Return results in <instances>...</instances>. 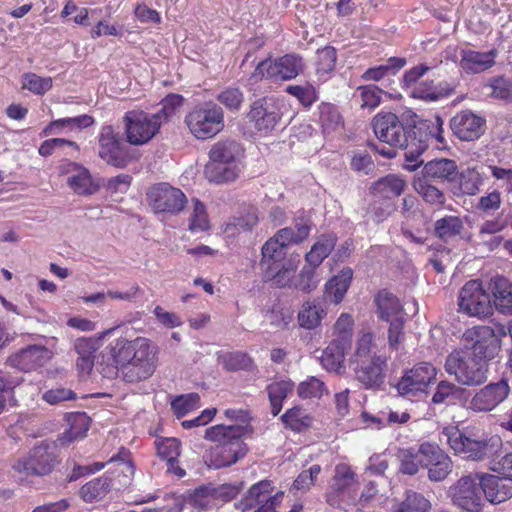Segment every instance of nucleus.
Here are the masks:
<instances>
[{"label":"nucleus","instance_id":"f257e3e1","mask_svg":"<svg viewBox=\"0 0 512 512\" xmlns=\"http://www.w3.org/2000/svg\"><path fill=\"white\" fill-rule=\"evenodd\" d=\"M157 354V346L148 338L119 337L100 352L96 370L107 379H115L121 373L127 383L141 382L154 374Z\"/></svg>","mask_w":512,"mask_h":512},{"label":"nucleus","instance_id":"f03ea898","mask_svg":"<svg viewBox=\"0 0 512 512\" xmlns=\"http://www.w3.org/2000/svg\"><path fill=\"white\" fill-rule=\"evenodd\" d=\"M247 427L243 425H215L205 431V438L217 442L210 452L204 456L209 468L219 469L230 466L242 458L247 447L242 437Z\"/></svg>","mask_w":512,"mask_h":512},{"label":"nucleus","instance_id":"7ed1b4c3","mask_svg":"<svg viewBox=\"0 0 512 512\" xmlns=\"http://www.w3.org/2000/svg\"><path fill=\"white\" fill-rule=\"evenodd\" d=\"M446 435L447 441L455 453L463 454L470 460L491 459V462H495L502 450V440L497 435L480 438L475 434H466L459 430L447 431Z\"/></svg>","mask_w":512,"mask_h":512},{"label":"nucleus","instance_id":"20e7f679","mask_svg":"<svg viewBox=\"0 0 512 512\" xmlns=\"http://www.w3.org/2000/svg\"><path fill=\"white\" fill-rule=\"evenodd\" d=\"M445 370L454 375L462 385H481L487 379V363L469 355L467 351L455 350L448 355Z\"/></svg>","mask_w":512,"mask_h":512},{"label":"nucleus","instance_id":"39448f33","mask_svg":"<svg viewBox=\"0 0 512 512\" xmlns=\"http://www.w3.org/2000/svg\"><path fill=\"white\" fill-rule=\"evenodd\" d=\"M422 122L403 123L392 112L378 113L372 120V127L376 137L392 147H402L415 135Z\"/></svg>","mask_w":512,"mask_h":512},{"label":"nucleus","instance_id":"423d86ee","mask_svg":"<svg viewBox=\"0 0 512 512\" xmlns=\"http://www.w3.org/2000/svg\"><path fill=\"white\" fill-rule=\"evenodd\" d=\"M462 351L487 363L500 351V339L495 330L486 325L467 329L462 336Z\"/></svg>","mask_w":512,"mask_h":512},{"label":"nucleus","instance_id":"0eeeda50","mask_svg":"<svg viewBox=\"0 0 512 512\" xmlns=\"http://www.w3.org/2000/svg\"><path fill=\"white\" fill-rule=\"evenodd\" d=\"M185 123L196 138H212L224 128L223 110L216 104L207 103L190 111Z\"/></svg>","mask_w":512,"mask_h":512},{"label":"nucleus","instance_id":"6e6552de","mask_svg":"<svg viewBox=\"0 0 512 512\" xmlns=\"http://www.w3.org/2000/svg\"><path fill=\"white\" fill-rule=\"evenodd\" d=\"M453 505L466 512H481L485 500L480 483V473L468 474L458 479L448 490Z\"/></svg>","mask_w":512,"mask_h":512},{"label":"nucleus","instance_id":"1a4fd4ad","mask_svg":"<svg viewBox=\"0 0 512 512\" xmlns=\"http://www.w3.org/2000/svg\"><path fill=\"white\" fill-rule=\"evenodd\" d=\"M57 463L56 445L42 442L34 446L26 457L17 459L12 468L25 476H45L52 472Z\"/></svg>","mask_w":512,"mask_h":512},{"label":"nucleus","instance_id":"9d476101","mask_svg":"<svg viewBox=\"0 0 512 512\" xmlns=\"http://www.w3.org/2000/svg\"><path fill=\"white\" fill-rule=\"evenodd\" d=\"M127 141L132 145L149 142L161 126L160 114L149 115L143 111H129L124 116Z\"/></svg>","mask_w":512,"mask_h":512},{"label":"nucleus","instance_id":"9b49d317","mask_svg":"<svg viewBox=\"0 0 512 512\" xmlns=\"http://www.w3.org/2000/svg\"><path fill=\"white\" fill-rule=\"evenodd\" d=\"M147 201L155 213L175 215L184 209L187 198L180 189L168 183H159L148 190Z\"/></svg>","mask_w":512,"mask_h":512},{"label":"nucleus","instance_id":"f8f14e48","mask_svg":"<svg viewBox=\"0 0 512 512\" xmlns=\"http://www.w3.org/2000/svg\"><path fill=\"white\" fill-rule=\"evenodd\" d=\"M459 310L475 317L492 314L490 292L477 280L468 281L459 293Z\"/></svg>","mask_w":512,"mask_h":512},{"label":"nucleus","instance_id":"ddd939ff","mask_svg":"<svg viewBox=\"0 0 512 512\" xmlns=\"http://www.w3.org/2000/svg\"><path fill=\"white\" fill-rule=\"evenodd\" d=\"M300 70L301 58L287 54L276 59L274 62L270 59L260 61L252 76L256 80L268 78L278 82L295 78Z\"/></svg>","mask_w":512,"mask_h":512},{"label":"nucleus","instance_id":"4468645a","mask_svg":"<svg viewBox=\"0 0 512 512\" xmlns=\"http://www.w3.org/2000/svg\"><path fill=\"white\" fill-rule=\"evenodd\" d=\"M280 103L273 96H264L252 102L248 119L258 131H270L281 119Z\"/></svg>","mask_w":512,"mask_h":512},{"label":"nucleus","instance_id":"2eb2a0df","mask_svg":"<svg viewBox=\"0 0 512 512\" xmlns=\"http://www.w3.org/2000/svg\"><path fill=\"white\" fill-rule=\"evenodd\" d=\"M421 466L428 470V478L432 482H441L452 472L453 463L450 457L437 445L423 443L420 445Z\"/></svg>","mask_w":512,"mask_h":512},{"label":"nucleus","instance_id":"dca6fc26","mask_svg":"<svg viewBox=\"0 0 512 512\" xmlns=\"http://www.w3.org/2000/svg\"><path fill=\"white\" fill-rule=\"evenodd\" d=\"M99 156L108 164L124 168L129 159L126 146L119 133L110 125L104 126L99 136Z\"/></svg>","mask_w":512,"mask_h":512},{"label":"nucleus","instance_id":"f3484780","mask_svg":"<svg viewBox=\"0 0 512 512\" xmlns=\"http://www.w3.org/2000/svg\"><path fill=\"white\" fill-rule=\"evenodd\" d=\"M435 368L427 362L415 365L398 382L396 388L400 395H422L435 377Z\"/></svg>","mask_w":512,"mask_h":512},{"label":"nucleus","instance_id":"a211bd4d","mask_svg":"<svg viewBox=\"0 0 512 512\" xmlns=\"http://www.w3.org/2000/svg\"><path fill=\"white\" fill-rule=\"evenodd\" d=\"M485 119L470 110L457 113L450 120V129L461 141H474L485 131Z\"/></svg>","mask_w":512,"mask_h":512},{"label":"nucleus","instance_id":"6ab92c4d","mask_svg":"<svg viewBox=\"0 0 512 512\" xmlns=\"http://www.w3.org/2000/svg\"><path fill=\"white\" fill-rule=\"evenodd\" d=\"M52 357V352L42 345H29L8 357L11 367L29 372L42 367Z\"/></svg>","mask_w":512,"mask_h":512},{"label":"nucleus","instance_id":"aec40b11","mask_svg":"<svg viewBox=\"0 0 512 512\" xmlns=\"http://www.w3.org/2000/svg\"><path fill=\"white\" fill-rule=\"evenodd\" d=\"M429 125L427 122H423L415 131L413 138L404 143L401 147L405 149L403 168L410 172L416 171L423 163L424 160L419 159L423 152L429 146L430 132H428Z\"/></svg>","mask_w":512,"mask_h":512},{"label":"nucleus","instance_id":"412c9836","mask_svg":"<svg viewBox=\"0 0 512 512\" xmlns=\"http://www.w3.org/2000/svg\"><path fill=\"white\" fill-rule=\"evenodd\" d=\"M508 393L509 385L505 380L490 383L473 396L469 407L479 412L491 411L507 397Z\"/></svg>","mask_w":512,"mask_h":512},{"label":"nucleus","instance_id":"4be33fe9","mask_svg":"<svg viewBox=\"0 0 512 512\" xmlns=\"http://www.w3.org/2000/svg\"><path fill=\"white\" fill-rule=\"evenodd\" d=\"M484 500L493 504L502 503L512 497V477L480 473Z\"/></svg>","mask_w":512,"mask_h":512},{"label":"nucleus","instance_id":"5701e85b","mask_svg":"<svg viewBox=\"0 0 512 512\" xmlns=\"http://www.w3.org/2000/svg\"><path fill=\"white\" fill-rule=\"evenodd\" d=\"M386 359L374 355L370 359L357 360L354 368L356 379L366 388H378L384 381Z\"/></svg>","mask_w":512,"mask_h":512},{"label":"nucleus","instance_id":"b1692460","mask_svg":"<svg viewBox=\"0 0 512 512\" xmlns=\"http://www.w3.org/2000/svg\"><path fill=\"white\" fill-rule=\"evenodd\" d=\"M416 177L427 181L451 183L457 180L458 166L452 159L436 158L425 163L420 175Z\"/></svg>","mask_w":512,"mask_h":512},{"label":"nucleus","instance_id":"393cba45","mask_svg":"<svg viewBox=\"0 0 512 512\" xmlns=\"http://www.w3.org/2000/svg\"><path fill=\"white\" fill-rule=\"evenodd\" d=\"M350 349L351 345L347 338L333 339L322 351L321 365L328 372H335L338 375L343 374L345 372L344 358Z\"/></svg>","mask_w":512,"mask_h":512},{"label":"nucleus","instance_id":"a878e982","mask_svg":"<svg viewBox=\"0 0 512 512\" xmlns=\"http://www.w3.org/2000/svg\"><path fill=\"white\" fill-rule=\"evenodd\" d=\"M490 297L496 310L504 315H512V283L501 275H496L488 282Z\"/></svg>","mask_w":512,"mask_h":512},{"label":"nucleus","instance_id":"bb28decb","mask_svg":"<svg viewBox=\"0 0 512 512\" xmlns=\"http://www.w3.org/2000/svg\"><path fill=\"white\" fill-rule=\"evenodd\" d=\"M469 398L466 389L461 388L449 381H440L432 397L434 404H444L446 406H465Z\"/></svg>","mask_w":512,"mask_h":512},{"label":"nucleus","instance_id":"cd10ccee","mask_svg":"<svg viewBox=\"0 0 512 512\" xmlns=\"http://www.w3.org/2000/svg\"><path fill=\"white\" fill-rule=\"evenodd\" d=\"M406 188L407 183L403 178L388 174L375 181L370 187V192L378 199H393L402 195Z\"/></svg>","mask_w":512,"mask_h":512},{"label":"nucleus","instance_id":"c85d7f7f","mask_svg":"<svg viewBox=\"0 0 512 512\" xmlns=\"http://www.w3.org/2000/svg\"><path fill=\"white\" fill-rule=\"evenodd\" d=\"M496 50L478 52L465 50L461 53L460 66L466 73H481L495 64Z\"/></svg>","mask_w":512,"mask_h":512},{"label":"nucleus","instance_id":"c756f323","mask_svg":"<svg viewBox=\"0 0 512 512\" xmlns=\"http://www.w3.org/2000/svg\"><path fill=\"white\" fill-rule=\"evenodd\" d=\"M66 172L71 173L67 178V184L74 193L78 195H92L97 191L98 186L93 184L88 169L71 162L67 165Z\"/></svg>","mask_w":512,"mask_h":512},{"label":"nucleus","instance_id":"7c9ffc66","mask_svg":"<svg viewBox=\"0 0 512 512\" xmlns=\"http://www.w3.org/2000/svg\"><path fill=\"white\" fill-rule=\"evenodd\" d=\"M352 278V269L349 267L343 268L336 276L325 284L323 294L324 300L334 304H339L350 287Z\"/></svg>","mask_w":512,"mask_h":512},{"label":"nucleus","instance_id":"2f4dec72","mask_svg":"<svg viewBox=\"0 0 512 512\" xmlns=\"http://www.w3.org/2000/svg\"><path fill=\"white\" fill-rule=\"evenodd\" d=\"M326 315V308L319 301L307 300L301 305L297 320L301 328L312 330L320 326Z\"/></svg>","mask_w":512,"mask_h":512},{"label":"nucleus","instance_id":"473e14b6","mask_svg":"<svg viewBox=\"0 0 512 512\" xmlns=\"http://www.w3.org/2000/svg\"><path fill=\"white\" fill-rule=\"evenodd\" d=\"M377 306L378 317L383 321H391L395 318H401L400 314L403 307L396 295L387 289L380 290L374 298Z\"/></svg>","mask_w":512,"mask_h":512},{"label":"nucleus","instance_id":"72a5a7b5","mask_svg":"<svg viewBox=\"0 0 512 512\" xmlns=\"http://www.w3.org/2000/svg\"><path fill=\"white\" fill-rule=\"evenodd\" d=\"M290 244L288 240H284L278 236V232L271 237L262 247V266H275L282 264L286 254L287 247Z\"/></svg>","mask_w":512,"mask_h":512},{"label":"nucleus","instance_id":"f704fd0d","mask_svg":"<svg viewBox=\"0 0 512 512\" xmlns=\"http://www.w3.org/2000/svg\"><path fill=\"white\" fill-rule=\"evenodd\" d=\"M241 146L234 140L218 141L209 151V162L238 164Z\"/></svg>","mask_w":512,"mask_h":512},{"label":"nucleus","instance_id":"c9c22d12","mask_svg":"<svg viewBox=\"0 0 512 512\" xmlns=\"http://www.w3.org/2000/svg\"><path fill=\"white\" fill-rule=\"evenodd\" d=\"M271 491V484L269 481H260L254 484L248 490L245 497L236 504L237 509H241L242 512H247L257 506H261L269 500Z\"/></svg>","mask_w":512,"mask_h":512},{"label":"nucleus","instance_id":"e433bc0d","mask_svg":"<svg viewBox=\"0 0 512 512\" xmlns=\"http://www.w3.org/2000/svg\"><path fill=\"white\" fill-rule=\"evenodd\" d=\"M337 238L333 234L321 235L305 255L306 263L319 267L334 249Z\"/></svg>","mask_w":512,"mask_h":512},{"label":"nucleus","instance_id":"4c0bfd02","mask_svg":"<svg viewBox=\"0 0 512 512\" xmlns=\"http://www.w3.org/2000/svg\"><path fill=\"white\" fill-rule=\"evenodd\" d=\"M239 172L238 164L208 162L204 168L206 179L217 184L234 181L238 177Z\"/></svg>","mask_w":512,"mask_h":512},{"label":"nucleus","instance_id":"58836bf2","mask_svg":"<svg viewBox=\"0 0 512 512\" xmlns=\"http://www.w3.org/2000/svg\"><path fill=\"white\" fill-rule=\"evenodd\" d=\"M70 424L69 430L65 431L59 438L61 445H68L74 440L81 439L86 436L90 426V418L86 413H75L68 417Z\"/></svg>","mask_w":512,"mask_h":512},{"label":"nucleus","instance_id":"ea45409f","mask_svg":"<svg viewBox=\"0 0 512 512\" xmlns=\"http://www.w3.org/2000/svg\"><path fill=\"white\" fill-rule=\"evenodd\" d=\"M113 479L108 476L95 478L80 489V497L88 503L101 500L110 491Z\"/></svg>","mask_w":512,"mask_h":512},{"label":"nucleus","instance_id":"a19ab883","mask_svg":"<svg viewBox=\"0 0 512 512\" xmlns=\"http://www.w3.org/2000/svg\"><path fill=\"white\" fill-rule=\"evenodd\" d=\"M311 227V219L302 212L296 217L294 228H282L278 231V236L284 238V240H288L290 243L298 244L309 236Z\"/></svg>","mask_w":512,"mask_h":512},{"label":"nucleus","instance_id":"79ce46f5","mask_svg":"<svg viewBox=\"0 0 512 512\" xmlns=\"http://www.w3.org/2000/svg\"><path fill=\"white\" fill-rule=\"evenodd\" d=\"M485 93L494 98L512 102V78L504 75L494 76L483 86Z\"/></svg>","mask_w":512,"mask_h":512},{"label":"nucleus","instance_id":"37998d69","mask_svg":"<svg viewBox=\"0 0 512 512\" xmlns=\"http://www.w3.org/2000/svg\"><path fill=\"white\" fill-rule=\"evenodd\" d=\"M464 225L461 218L457 216H445L438 219L434 224V234L442 241H449L455 236L459 235L463 230Z\"/></svg>","mask_w":512,"mask_h":512},{"label":"nucleus","instance_id":"c03bdc74","mask_svg":"<svg viewBox=\"0 0 512 512\" xmlns=\"http://www.w3.org/2000/svg\"><path fill=\"white\" fill-rule=\"evenodd\" d=\"M317 267L306 263L295 277L293 287L303 293L310 294L320 282Z\"/></svg>","mask_w":512,"mask_h":512},{"label":"nucleus","instance_id":"a18cd8bd","mask_svg":"<svg viewBox=\"0 0 512 512\" xmlns=\"http://www.w3.org/2000/svg\"><path fill=\"white\" fill-rule=\"evenodd\" d=\"M294 270L295 267L291 263L267 266L265 276L271 278L277 287L285 288L293 285Z\"/></svg>","mask_w":512,"mask_h":512},{"label":"nucleus","instance_id":"49530a36","mask_svg":"<svg viewBox=\"0 0 512 512\" xmlns=\"http://www.w3.org/2000/svg\"><path fill=\"white\" fill-rule=\"evenodd\" d=\"M423 178H414L413 187L422 198L431 205H443L446 201L444 193Z\"/></svg>","mask_w":512,"mask_h":512},{"label":"nucleus","instance_id":"de8ad7c7","mask_svg":"<svg viewBox=\"0 0 512 512\" xmlns=\"http://www.w3.org/2000/svg\"><path fill=\"white\" fill-rule=\"evenodd\" d=\"M430 508V502L422 494L408 490L393 512H429Z\"/></svg>","mask_w":512,"mask_h":512},{"label":"nucleus","instance_id":"09e8293b","mask_svg":"<svg viewBox=\"0 0 512 512\" xmlns=\"http://www.w3.org/2000/svg\"><path fill=\"white\" fill-rule=\"evenodd\" d=\"M420 447L400 449L397 458L400 462L399 471L407 475H415L421 466Z\"/></svg>","mask_w":512,"mask_h":512},{"label":"nucleus","instance_id":"8fccbe9b","mask_svg":"<svg viewBox=\"0 0 512 512\" xmlns=\"http://www.w3.org/2000/svg\"><path fill=\"white\" fill-rule=\"evenodd\" d=\"M128 456L129 451L122 448L117 455L110 458L107 462L108 465L118 464V468L112 473H117V477L122 475L123 481L120 480L122 486L128 485L134 474V466L132 461L128 459Z\"/></svg>","mask_w":512,"mask_h":512},{"label":"nucleus","instance_id":"3c124183","mask_svg":"<svg viewBox=\"0 0 512 512\" xmlns=\"http://www.w3.org/2000/svg\"><path fill=\"white\" fill-rule=\"evenodd\" d=\"M452 92V89H444L433 85V82H421L413 87L411 95L414 98L436 101L441 97L447 96Z\"/></svg>","mask_w":512,"mask_h":512},{"label":"nucleus","instance_id":"603ef678","mask_svg":"<svg viewBox=\"0 0 512 512\" xmlns=\"http://www.w3.org/2000/svg\"><path fill=\"white\" fill-rule=\"evenodd\" d=\"M459 190L461 194L475 195L482 183L480 174L475 169H467L458 173Z\"/></svg>","mask_w":512,"mask_h":512},{"label":"nucleus","instance_id":"864d4df0","mask_svg":"<svg viewBox=\"0 0 512 512\" xmlns=\"http://www.w3.org/2000/svg\"><path fill=\"white\" fill-rule=\"evenodd\" d=\"M286 426H289L294 431H302L310 426L311 418L300 407H293L289 409L281 417Z\"/></svg>","mask_w":512,"mask_h":512},{"label":"nucleus","instance_id":"5fc2aeb1","mask_svg":"<svg viewBox=\"0 0 512 512\" xmlns=\"http://www.w3.org/2000/svg\"><path fill=\"white\" fill-rule=\"evenodd\" d=\"M93 123H94L93 117L90 115H86V114L80 115L77 117H72V118L58 119V120L52 121L50 123V125L44 129V133L45 134L51 133L52 129L54 127H68L70 129H74V128L82 129V128L90 127Z\"/></svg>","mask_w":512,"mask_h":512},{"label":"nucleus","instance_id":"6e6d98bb","mask_svg":"<svg viewBox=\"0 0 512 512\" xmlns=\"http://www.w3.org/2000/svg\"><path fill=\"white\" fill-rule=\"evenodd\" d=\"M200 396L197 393L180 395L171 402V408L178 418L183 417L199 404Z\"/></svg>","mask_w":512,"mask_h":512},{"label":"nucleus","instance_id":"4d7b16f0","mask_svg":"<svg viewBox=\"0 0 512 512\" xmlns=\"http://www.w3.org/2000/svg\"><path fill=\"white\" fill-rule=\"evenodd\" d=\"M326 391L324 382L316 377H310L298 385L297 393L300 398H320Z\"/></svg>","mask_w":512,"mask_h":512},{"label":"nucleus","instance_id":"13d9d810","mask_svg":"<svg viewBox=\"0 0 512 512\" xmlns=\"http://www.w3.org/2000/svg\"><path fill=\"white\" fill-rule=\"evenodd\" d=\"M216 489L211 486H200L189 495V503L197 509L207 508L211 501L216 499Z\"/></svg>","mask_w":512,"mask_h":512},{"label":"nucleus","instance_id":"bf43d9fd","mask_svg":"<svg viewBox=\"0 0 512 512\" xmlns=\"http://www.w3.org/2000/svg\"><path fill=\"white\" fill-rule=\"evenodd\" d=\"M264 317L269 321L270 326L278 329L287 328L292 319L291 314L279 305H273L272 308L266 310Z\"/></svg>","mask_w":512,"mask_h":512},{"label":"nucleus","instance_id":"052dcab7","mask_svg":"<svg viewBox=\"0 0 512 512\" xmlns=\"http://www.w3.org/2000/svg\"><path fill=\"white\" fill-rule=\"evenodd\" d=\"M23 87L35 94L42 95L51 89L52 78H43L34 73H29L24 76Z\"/></svg>","mask_w":512,"mask_h":512},{"label":"nucleus","instance_id":"680f3d73","mask_svg":"<svg viewBox=\"0 0 512 512\" xmlns=\"http://www.w3.org/2000/svg\"><path fill=\"white\" fill-rule=\"evenodd\" d=\"M337 60L336 50L334 47L326 46L317 50V71L328 73L335 68Z\"/></svg>","mask_w":512,"mask_h":512},{"label":"nucleus","instance_id":"e2e57ef3","mask_svg":"<svg viewBox=\"0 0 512 512\" xmlns=\"http://www.w3.org/2000/svg\"><path fill=\"white\" fill-rule=\"evenodd\" d=\"M320 121L322 126L328 129H335L341 123V115L336 106L330 103H322L319 107Z\"/></svg>","mask_w":512,"mask_h":512},{"label":"nucleus","instance_id":"0e129e2a","mask_svg":"<svg viewBox=\"0 0 512 512\" xmlns=\"http://www.w3.org/2000/svg\"><path fill=\"white\" fill-rule=\"evenodd\" d=\"M251 358L243 352L228 353L223 357L224 368L228 371L246 369L251 365Z\"/></svg>","mask_w":512,"mask_h":512},{"label":"nucleus","instance_id":"69168bd1","mask_svg":"<svg viewBox=\"0 0 512 512\" xmlns=\"http://www.w3.org/2000/svg\"><path fill=\"white\" fill-rule=\"evenodd\" d=\"M286 92L295 96L304 106H310L317 99L315 88L309 84L305 86L289 85Z\"/></svg>","mask_w":512,"mask_h":512},{"label":"nucleus","instance_id":"338daca9","mask_svg":"<svg viewBox=\"0 0 512 512\" xmlns=\"http://www.w3.org/2000/svg\"><path fill=\"white\" fill-rule=\"evenodd\" d=\"M158 455L164 459H178L180 455V441L176 438H166L156 442Z\"/></svg>","mask_w":512,"mask_h":512},{"label":"nucleus","instance_id":"774afa93","mask_svg":"<svg viewBox=\"0 0 512 512\" xmlns=\"http://www.w3.org/2000/svg\"><path fill=\"white\" fill-rule=\"evenodd\" d=\"M193 202H194V209H193V213L190 217L189 228L192 231H195V230L204 231V230L208 229V227H209L205 206L203 205V203H201L197 199L193 200Z\"/></svg>","mask_w":512,"mask_h":512}]
</instances>
